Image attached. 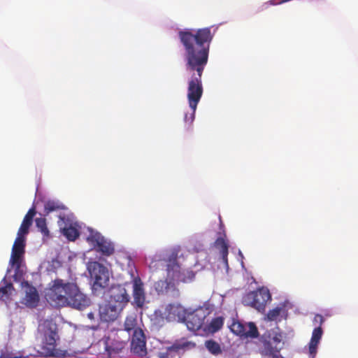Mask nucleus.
I'll use <instances>...</instances> for the list:
<instances>
[{
  "label": "nucleus",
  "mask_w": 358,
  "mask_h": 358,
  "mask_svg": "<svg viewBox=\"0 0 358 358\" xmlns=\"http://www.w3.org/2000/svg\"><path fill=\"white\" fill-rule=\"evenodd\" d=\"M213 36L210 27L185 29L178 32L185 50L186 69L191 73L187 94L189 106L192 110L190 121L194 120L196 109L203 94L201 77L208 61L210 45Z\"/></svg>",
  "instance_id": "1"
},
{
  "label": "nucleus",
  "mask_w": 358,
  "mask_h": 358,
  "mask_svg": "<svg viewBox=\"0 0 358 358\" xmlns=\"http://www.w3.org/2000/svg\"><path fill=\"white\" fill-rule=\"evenodd\" d=\"M46 299L57 307H71L83 310L90 305L89 297L80 290L77 283L57 278L46 293Z\"/></svg>",
  "instance_id": "2"
},
{
  "label": "nucleus",
  "mask_w": 358,
  "mask_h": 358,
  "mask_svg": "<svg viewBox=\"0 0 358 358\" xmlns=\"http://www.w3.org/2000/svg\"><path fill=\"white\" fill-rule=\"evenodd\" d=\"M130 301V296L127 289L122 285H118L110 299L99 306V313L102 322H110L115 320L122 310Z\"/></svg>",
  "instance_id": "3"
},
{
  "label": "nucleus",
  "mask_w": 358,
  "mask_h": 358,
  "mask_svg": "<svg viewBox=\"0 0 358 358\" xmlns=\"http://www.w3.org/2000/svg\"><path fill=\"white\" fill-rule=\"evenodd\" d=\"M41 338V345L38 353L43 357H59L62 354L56 348V341L59 338L57 326L52 320H45L38 328Z\"/></svg>",
  "instance_id": "4"
},
{
  "label": "nucleus",
  "mask_w": 358,
  "mask_h": 358,
  "mask_svg": "<svg viewBox=\"0 0 358 358\" xmlns=\"http://www.w3.org/2000/svg\"><path fill=\"white\" fill-rule=\"evenodd\" d=\"M124 330L129 335L131 334V350L140 357L147 355L145 336L143 331L138 327L136 316L127 315L124 322Z\"/></svg>",
  "instance_id": "5"
},
{
  "label": "nucleus",
  "mask_w": 358,
  "mask_h": 358,
  "mask_svg": "<svg viewBox=\"0 0 358 358\" xmlns=\"http://www.w3.org/2000/svg\"><path fill=\"white\" fill-rule=\"evenodd\" d=\"M282 340V336L280 332L271 330L264 333L259 339L261 354L273 358H284L280 355L281 348L279 345Z\"/></svg>",
  "instance_id": "6"
},
{
  "label": "nucleus",
  "mask_w": 358,
  "mask_h": 358,
  "mask_svg": "<svg viewBox=\"0 0 358 358\" xmlns=\"http://www.w3.org/2000/svg\"><path fill=\"white\" fill-rule=\"evenodd\" d=\"M126 343L116 338L108 337L106 339L99 341L91 347L92 352L97 355H106L111 358L119 354L125 347Z\"/></svg>",
  "instance_id": "7"
},
{
  "label": "nucleus",
  "mask_w": 358,
  "mask_h": 358,
  "mask_svg": "<svg viewBox=\"0 0 358 358\" xmlns=\"http://www.w3.org/2000/svg\"><path fill=\"white\" fill-rule=\"evenodd\" d=\"M89 271L91 277L94 280L92 285V289L94 292H99L108 286L110 280L109 272L105 266L94 262L91 264Z\"/></svg>",
  "instance_id": "8"
},
{
  "label": "nucleus",
  "mask_w": 358,
  "mask_h": 358,
  "mask_svg": "<svg viewBox=\"0 0 358 358\" xmlns=\"http://www.w3.org/2000/svg\"><path fill=\"white\" fill-rule=\"evenodd\" d=\"M87 241L96 252H101L104 256L109 257L115 252L114 244L98 231H91Z\"/></svg>",
  "instance_id": "9"
},
{
  "label": "nucleus",
  "mask_w": 358,
  "mask_h": 358,
  "mask_svg": "<svg viewBox=\"0 0 358 358\" xmlns=\"http://www.w3.org/2000/svg\"><path fill=\"white\" fill-rule=\"evenodd\" d=\"M271 299L269 291L262 288L257 291H253L248 293L244 297L245 303L257 309L258 311H264L266 303Z\"/></svg>",
  "instance_id": "10"
},
{
  "label": "nucleus",
  "mask_w": 358,
  "mask_h": 358,
  "mask_svg": "<svg viewBox=\"0 0 358 358\" xmlns=\"http://www.w3.org/2000/svg\"><path fill=\"white\" fill-rule=\"evenodd\" d=\"M209 315L208 310L199 308L191 312H187L184 321L187 327L190 331H196L202 329L207 316Z\"/></svg>",
  "instance_id": "11"
},
{
  "label": "nucleus",
  "mask_w": 358,
  "mask_h": 358,
  "mask_svg": "<svg viewBox=\"0 0 358 358\" xmlns=\"http://www.w3.org/2000/svg\"><path fill=\"white\" fill-rule=\"evenodd\" d=\"M229 328L234 334L240 337L255 338L259 336L257 327L253 322L244 324L238 320H234Z\"/></svg>",
  "instance_id": "12"
},
{
  "label": "nucleus",
  "mask_w": 358,
  "mask_h": 358,
  "mask_svg": "<svg viewBox=\"0 0 358 358\" xmlns=\"http://www.w3.org/2000/svg\"><path fill=\"white\" fill-rule=\"evenodd\" d=\"M21 287L24 292L21 303L30 308H36L40 301V296L36 288L25 280L21 282Z\"/></svg>",
  "instance_id": "13"
},
{
  "label": "nucleus",
  "mask_w": 358,
  "mask_h": 358,
  "mask_svg": "<svg viewBox=\"0 0 358 358\" xmlns=\"http://www.w3.org/2000/svg\"><path fill=\"white\" fill-rule=\"evenodd\" d=\"M132 305L136 308H142L145 302V291L144 284L141 279L138 277H134L132 279Z\"/></svg>",
  "instance_id": "14"
},
{
  "label": "nucleus",
  "mask_w": 358,
  "mask_h": 358,
  "mask_svg": "<svg viewBox=\"0 0 358 358\" xmlns=\"http://www.w3.org/2000/svg\"><path fill=\"white\" fill-rule=\"evenodd\" d=\"M25 237L17 236L12 248L10 262L12 265L20 266L21 257L24 253Z\"/></svg>",
  "instance_id": "15"
},
{
  "label": "nucleus",
  "mask_w": 358,
  "mask_h": 358,
  "mask_svg": "<svg viewBox=\"0 0 358 358\" xmlns=\"http://www.w3.org/2000/svg\"><path fill=\"white\" fill-rule=\"evenodd\" d=\"M187 310L180 305L169 304L165 310L166 318L169 321L184 322Z\"/></svg>",
  "instance_id": "16"
},
{
  "label": "nucleus",
  "mask_w": 358,
  "mask_h": 358,
  "mask_svg": "<svg viewBox=\"0 0 358 358\" xmlns=\"http://www.w3.org/2000/svg\"><path fill=\"white\" fill-rule=\"evenodd\" d=\"M36 211L34 207L31 208L27 214L25 215L22 222L18 229L17 236L25 237L29 233V227L31 226L33 222V218L36 215Z\"/></svg>",
  "instance_id": "17"
},
{
  "label": "nucleus",
  "mask_w": 358,
  "mask_h": 358,
  "mask_svg": "<svg viewBox=\"0 0 358 358\" xmlns=\"http://www.w3.org/2000/svg\"><path fill=\"white\" fill-rule=\"evenodd\" d=\"M322 334L323 331L322 327H317L313 329L310 341L309 343V352L311 355H315L316 353L317 345Z\"/></svg>",
  "instance_id": "18"
},
{
  "label": "nucleus",
  "mask_w": 358,
  "mask_h": 358,
  "mask_svg": "<svg viewBox=\"0 0 358 358\" xmlns=\"http://www.w3.org/2000/svg\"><path fill=\"white\" fill-rule=\"evenodd\" d=\"M196 346L195 343L188 341L185 338L176 341L172 345L167 347L168 352H179L180 350H187L194 348Z\"/></svg>",
  "instance_id": "19"
},
{
  "label": "nucleus",
  "mask_w": 358,
  "mask_h": 358,
  "mask_svg": "<svg viewBox=\"0 0 358 358\" xmlns=\"http://www.w3.org/2000/svg\"><path fill=\"white\" fill-rule=\"evenodd\" d=\"M215 245L217 248L221 255L222 261L224 264H228L229 245L226 240L222 237H219L215 242Z\"/></svg>",
  "instance_id": "20"
},
{
  "label": "nucleus",
  "mask_w": 358,
  "mask_h": 358,
  "mask_svg": "<svg viewBox=\"0 0 358 358\" xmlns=\"http://www.w3.org/2000/svg\"><path fill=\"white\" fill-rule=\"evenodd\" d=\"M224 324V318L222 317H217L211 320L210 324L204 330H207L209 333L213 334L222 329Z\"/></svg>",
  "instance_id": "21"
},
{
  "label": "nucleus",
  "mask_w": 358,
  "mask_h": 358,
  "mask_svg": "<svg viewBox=\"0 0 358 358\" xmlns=\"http://www.w3.org/2000/svg\"><path fill=\"white\" fill-rule=\"evenodd\" d=\"M62 234L70 241H74L80 235L79 231L71 224L62 229Z\"/></svg>",
  "instance_id": "22"
},
{
  "label": "nucleus",
  "mask_w": 358,
  "mask_h": 358,
  "mask_svg": "<svg viewBox=\"0 0 358 358\" xmlns=\"http://www.w3.org/2000/svg\"><path fill=\"white\" fill-rule=\"evenodd\" d=\"M64 208L65 207L63 204L55 201L49 200L44 204V213L45 215H47L53 211H57Z\"/></svg>",
  "instance_id": "23"
},
{
  "label": "nucleus",
  "mask_w": 358,
  "mask_h": 358,
  "mask_svg": "<svg viewBox=\"0 0 358 358\" xmlns=\"http://www.w3.org/2000/svg\"><path fill=\"white\" fill-rule=\"evenodd\" d=\"M207 350L213 355H217L222 352L220 344L214 340H208L205 342Z\"/></svg>",
  "instance_id": "24"
},
{
  "label": "nucleus",
  "mask_w": 358,
  "mask_h": 358,
  "mask_svg": "<svg viewBox=\"0 0 358 358\" xmlns=\"http://www.w3.org/2000/svg\"><path fill=\"white\" fill-rule=\"evenodd\" d=\"M36 226L44 236H49L50 232L47 227L46 220L45 218H36L35 220Z\"/></svg>",
  "instance_id": "25"
},
{
  "label": "nucleus",
  "mask_w": 358,
  "mask_h": 358,
  "mask_svg": "<svg viewBox=\"0 0 358 358\" xmlns=\"http://www.w3.org/2000/svg\"><path fill=\"white\" fill-rule=\"evenodd\" d=\"M283 310H284V306H280V307L278 306V307H275V308L269 310L266 315V317H267L268 320L276 321Z\"/></svg>",
  "instance_id": "26"
},
{
  "label": "nucleus",
  "mask_w": 358,
  "mask_h": 358,
  "mask_svg": "<svg viewBox=\"0 0 358 358\" xmlns=\"http://www.w3.org/2000/svg\"><path fill=\"white\" fill-rule=\"evenodd\" d=\"M169 288V282L166 280H159L155 283V289L158 294L166 292Z\"/></svg>",
  "instance_id": "27"
},
{
  "label": "nucleus",
  "mask_w": 358,
  "mask_h": 358,
  "mask_svg": "<svg viewBox=\"0 0 358 358\" xmlns=\"http://www.w3.org/2000/svg\"><path fill=\"white\" fill-rule=\"evenodd\" d=\"M13 289H14L13 285L10 282L7 283L5 286L0 287V294H1V297L7 295L8 294V292H10Z\"/></svg>",
  "instance_id": "28"
},
{
  "label": "nucleus",
  "mask_w": 358,
  "mask_h": 358,
  "mask_svg": "<svg viewBox=\"0 0 358 358\" xmlns=\"http://www.w3.org/2000/svg\"><path fill=\"white\" fill-rule=\"evenodd\" d=\"M324 318L323 317V316L322 315L317 314L314 317L313 323L315 325H318L317 327H321L322 324L324 323Z\"/></svg>",
  "instance_id": "29"
},
{
  "label": "nucleus",
  "mask_w": 358,
  "mask_h": 358,
  "mask_svg": "<svg viewBox=\"0 0 358 358\" xmlns=\"http://www.w3.org/2000/svg\"><path fill=\"white\" fill-rule=\"evenodd\" d=\"M280 3H282L280 0H271L269 2L266 3V4L271 5H278Z\"/></svg>",
  "instance_id": "30"
},
{
  "label": "nucleus",
  "mask_w": 358,
  "mask_h": 358,
  "mask_svg": "<svg viewBox=\"0 0 358 358\" xmlns=\"http://www.w3.org/2000/svg\"><path fill=\"white\" fill-rule=\"evenodd\" d=\"M26 357H23L22 355H19V356H10V357H6L4 355H1L0 356V358H25Z\"/></svg>",
  "instance_id": "31"
},
{
  "label": "nucleus",
  "mask_w": 358,
  "mask_h": 358,
  "mask_svg": "<svg viewBox=\"0 0 358 358\" xmlns=\"http://www.w3.org/2000/svg\"><path fill=\"white\" fill-rule=\"evenodd\" d=\"M185 121L186 122H189V123H192L194 121V120L192 121H190V115H188L186 114L185 116Z\"/></svg>",
  "instance_id": "32"
},
{
  "label": "nucleus",
  "mask_w": 358,
  "mask_h": 358,
  "mask_svg": "<svg viewBox=\"0 0 358 358\" xmlns=\"http://www.w3.org/2000/svg\"><path fill=\"white\" fill-rule=\"evenodd\" d=\"M88 317H89V318L92 319L93 318V314L92 313H89L88 314Z\"/></svg>",
  "instance_id": "33"
}]
</instances>
